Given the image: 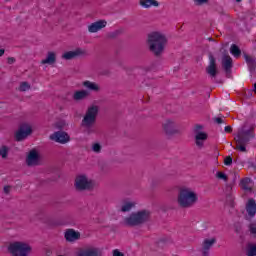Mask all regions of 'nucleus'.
I'll return each instance as SVG.
<instances>
[{
	"instance_id": "nucleus-1",
	"label": "nucleus",
	"mask_w": 256,
	"mask_h": 256,
	"mask_svg": "<svg viewBox=\"0 0 256 256\" xmlns=\"http://www.w3.org/2000/svg\"><path fill=\"white\" fill-rule=\"evenodd\" d=\"M167 38L160 32H152L148 35L149 49L156 57H159L165 51Z\"/></svg>"
},
{
	"instance_id": "nucleus-2",
	"label": "nucleus",
	"mask_w": 256,
	"mask_h": 256,
	"mask_svg": "<svg viewBox=\"0 0 256 256\" xmlns=\"http://www.w3.org/2000/svg\"><path fill=\"white\" fill-rule=\"evenodd\" d=\"M255 137V127L241 128L238 130L237 136L234 138L236 148L241 153H247V144Z\"/></svg>"
},
{
	"instance_id": "nucleus-3",
	"label": "nucleus",
	"mask_w": 256,
	"mask_h": 256,
	"mask_svg": "<svg viewBox=\"0 0 256 256\" xmlns=\"http://www.w3.org/2000/svg\"><path fill=\"white\" fill-rule=\"evenodd\" d=\"M99 115V106L92 105L86 110V113L82 119L81 126L86 129V133L91 135L95 133V123H97V116Z\"/></svg>"
},
{
	"instance_id": "nucleus-4",
	"label": "nucleus",
	"mask_w": 256,
	"mask_h": 256,
	"mask_svg": "<svg viewBox=\"0 0 256 256\" xmlns=\"http://www.w3.org/2000/svg\"><path fill=\"white\" fill-rule=\"evenodd\" d=\"M199 201V197L197 196V193H195L190 188H181L178 197H177V203L179 207L182 209H189L195 205Z\"/></svg>"
},
{
	"instance_id": "nucleus-5",
	"label": "nucleus",
	"mask_w": 256,
	"mask_h": 256,
	"mask_svg": "<svg viewBox=\"0 0 256 256\" xmlns=\"http://www.w3.org/2000/svg\"><path fill=\"white\" fill-rule=\"evenodd\" d=\"M149 219H151V212L149 210H140L124 218V225L127 227H139V225L147 223Z\"/></svg>"
},
{
	"instance_id": "nucleus-6",
	"label": "nucleus",
	"mask_w": 256,
	"mask_h": 256,
	"mask_svg": "<svg viewBox=\"0 0 256 256\" xmlns=\"http://www.w3.org/2000/svg\"><path fill=\"white\" fill-rule=\"evenodd\" d=\"M8 251L13 256H28L31 253V246L23 242H14L10 244Z\"/></svg>"
},
{
	"instance_id": "nucleus-7",
	"label": "nucleus",
	"mask_w": 256,
	"mask_h": 256,
	"mask_svg": "<svg viewBox=\"0 0 256 256\" xmlns=\"http://www.w3.org/2000/svg\"><path fill=\"white\" fill-rule=\"evenodd\" d=\"M76 191H91L95 184L85 175L77 176L75 179Z\"/></svg>"
},
{
	"instance_id": "nucleus-8",
	"label": "nucleus",
	"mask_w": 256,
	"mask_h": 256,
	"mask_svg": "<svg viewBox=\"0 0 256 256\" xmlns=\"http://www.w3.org/2000/svg\"><path fill=\"white\" fill-rule=\"evenodd\" d=\"M163 131L165 135L168 137H172V135H177L179 133V126L173 120H166L163 124Z\"/></svg>"
},
{
	"instance_id": "nucleus-9",
	"label": "nucleus",
	"mask_w": 256,
	"mask_h": 256,
	"mask_svg": "<svg viewBox=\"0 0 256 256\" xmlns=\"http://www.w3.org/2000/svg\"><path fill=\"white\" fill-rule=\"evenodd\" d=\"M31 133H33V129H31L29 124H21L15 134V139L16 141H23V139H27Z\"/></svg>"
},
{
	"instance_id": "nucleus-10",
	"label": "nucleus",
	"mask_w": 256,
	"mask_h": 256,
	"mask_svg": "<svg viewBox=\"0 0 256 256\" xmlns=\"http://www.w3.org/2000/svg\"><path fill=\"white\" fill-rule=\"evenodd\" d=\"M206 73L212 78L217 77V74L219 73V70H217V60L213 54L209 55V65L206 67Z\"/></svg>"
},
{
	"instance_id": "nucleus-11",
	"label": "nucleus",
	"mask_w": 256,
	"mask_h": 256,
	"mask_svg": "<svg viewBox=\"0 0 256 256\" xmlns=\"http://www.w3.org/2000/svg\"><path fill=\"white\" fill-rule=\"evenodd\" d=\"M50 139L51 141L65 145V143H69V134L63 131L54 132L50 135Z\"/></svg>"
},
{
	"instance_id": "nucleus-12",
	"label": "nucleus",
	"mask_w": 256,
	"mask_h": 256,
	"mask_svg": "<svg viewBox=\"0 0 256 256\" xmlns=\"http://www.w3.org/2000/svg\"><path fill=\"white\" fill-rule=\"evenodd\" d=\"M221 63L226 75H231V69H233V58H231L229 54H224Z\"/></svg>"
},
{
	"instance_id": "nucleus-13",
	"label": "nucleus",
	"mask_w": 256,
	"mask_h": 256,
	"mask_svg": "<svg viewBox=\"0 0 256 256\" xmlns=\"http://www.w3.org/2000/svg\"><path fill=\"white\" fill-rule=\"evenodd\" d=\"M26 164L28 167H35L39 165V153L36 150H32L29 152L26 158Z\"/></svg>"
},
{
	"instance_id": "nucleus-14",
	"label": "nucleus",
	"mask_w": 256,
	"mask_h": 256,
	"mask_svg": "<svg viewBox=\"0 0 256 256\" xmlns=\"http://www.w3.org/2000/svg\"><path fill=\"white\" fill-rule=\"evenodd\" d=\"M104 27H107V21L99 20L90 24L88 26V31L89 33H97V31H101V29H104Z\"/></svg>"
},
{
	"instance_id": "nucleus-15",
	"label": "nucleus",
	"mask_w": 256,
	"mask_h": 256,
	"mask_svg": "<svg viewBox=\"0 0 256 256\" xmlns=\"http://www.w3.org/2000/svg\"><path fill=\"white\" fill-rule=\"evenodd\" d=\"M217 240L215 238L205 239L202 243V256H209V250L215 245Z\"/></svg>"
},
{
	"instance_id": "nucleus-16",
	"label": "nucleus",
	"mask_w": 256,
	"mask_h": 256,
	"mask_svg": "<svg viewBox=\"0 0 256 256\" xmlns=\"http://www.w3.org/2000/svg\"><path fill=\"white\" fill-rule=\"evenodd\" d=\"M82 85L85 87V89H88V91H93L94 93H99V91H101V86L96 82L86 80L82 82Z\"/></svg>"
},
{
	"instance_id": "nucleus-17",
	"label": "nucleus",
	"mask_w": 256,
	"mask_h": 256,
	"mask_svg": "<svg viewBox=\"0 0 256 256\" xmlns=\"http://www.w3.org/2000/svg\"><path fill=\"white\" fill-rule=\"evenodd\" d=\"M79 55H83V50L81 48H77L75 51H68L62 55V59L66 61H71V59H75V57H79Z\"/></svg>"
},
{
	"instance_id": "nucleus-18",
	"label": "nucleus",
	"mask_w": 256,
	"mask_h": 256,
	"mask_svg": "<svg viewBox=\"0 0 256 256\" xmlns=\"http://www.w3.org/2000/svg\"><path fill=\"white\" fill-rule=\"evenodd\" d=\"M243 57L248 65L250 73H254L256 69V60L254 57L249 56L247 53H243Z\"/></svg>"
},
{
	"instance_id": "nucleus-19",
	"label": "nucleus",
	"mask_w": 256,
	"mask_h": 256,
	"mask_svg": "<svg viewBox=\"0 0 256 256\" xmlns=\"http://www.w3.org/2000/svg\"><path fill=\"white\" fill-rule=\"evenodd\" d=\"M246 211L249 217H255L256 214V202L255 199L251 198L246 204Z\"/></svg>"
},
{
	"instance_id": "nucleus-20",
	"label": "nucleus",
	"mask_w": 256,
	"mask_h": 256,
	"mask_svg": "<svg viewBox=\"0 0 256 256\" xmlns=\"http://www.w3.org/2000/svg\"><path fill=\"white\" fill-rule=\"evenodd\" d=\"M81 237V234L79 232H76L73 229H69L65 232V239L66 241H77Z\"/></svg>"
},
{
	"instance_id": "nucleus-21",
	"label": "nucleus",
	"mask_w": 256,
	"mask_h": 256,
	"mask_svg": "<svg viewBox=\"0 0 256 256\" xmlns=\"http://www.w3.org/2000/svg\"><path fill=\"white\" fill-rule=\"evenodd\" d=\"M207 133L205 132H197L195 135V141H196V145L197 147H203L205 141H207Z\"/></svg>"
},
{
	"instance_id": "nucleus-22",
	"label": "nucleus",
	"mask_w": 256,
	"mask_h": 256,
	"mask_svg": "<svg viewBox=\"0 0 256 256\" xmlns=\"http://www.w3.org/2000/svg\"><path fill=\"white\" fill-rule=\"evenodd\" d=\"M87 97H89V92L87 90L76 91L73 95L74 101H83V99H87Z\"/></svg>"
},
{
	"instance_id": "nucleus-23",
	"label": "nucleus",
	"mask_w": 256,
	"mask_h": 256,
	"mask_svg": "<svg viewBox=\"0 0 256 256\" xmlns=\"http://www.w3.org/2000/svg\"><path fill=\"white\" fill-rule=\"evenodd\" d=\"M141 7L149 9V7H159V2L157 0H140Z\"/></svg>"
},
{
	"instance_id": "nucleus-24",
	"label": "nucleus",
	"mask_w": 256,
	"mask_h": 256,
	"mask_svg": "<svg viewBox=\"0 0 256 256\" xmlns=\"http://www.w3.org/2000/svg\"><path fill=\"white\" fill-rule=\"evenodd\" d=\"M98 255H99V250H97V248L82 250L78 253V256H98Z\"/></svg>"
},
{
	"instance_id": "nucleus-25",
	"label": "nucleus",
	"mask_w": 256,
	"mask_h": 256,
	"mask_svg": "<svg viewBox=\"0 0 256 256\" xmlns=\"http://www.w3.org/2000/svg\"><path fill=\"white\" fill-rule=\"evenodd\" d=\"M55 61H57V58L54 54V52H48V55L46 57V59L42 60V65H53V63H55Z\"/></svg>"
},
{
	"instance_id": "nucleus-26",
	"label": "nucleus",
	"mask_w": 256,
	"mask_h": 256,
	"mask_svg": "<svg viewBox=\"0 0 256 256\" xmlns=\"http://www.w3.org/2000/svg\"><path fill=\"white\" fill-rule=\"evenodd\" d=\"M240 185L244 191H251V178L242 179Z\"/></svg>"
},
{
	"instance_id": "nucleus-27",
	"label": "nucleus",
	"mask_w": 256,
	"mask_h": 256,
	"mask_svg": "<svg viewBox=\"0 0 256 256\" xmlns=\"http://www.w3.org/2000/svg\"><path fill=\"white\" fill-rule=\"evenodd\" d=\"M230 53L236 58L241 57V49H239V46H237L236 44L231 45Z\"/></svg>"
},
{
	"instance_id": "nucleus-28",
	"label": "nucleus",
	"mask_w": 256,
	"mask_h": 256,
	"mask_svg": "<svg viewBox=\"0 0 256 256\" xmlns=\"http://www.w3.org/2000/svg\"><path fill=\"white\" fill-rule=\"evenodd\" d=\"M132 207H135V203H133V202H124L120 211L122 213H127L131 210Z\"/></svg>"
},
{
	"instance_id": "nucleus-29",
	"label": "nucleus",
	"mask_w": 256,
	"mask_h": 256,
	"mask_svg": "<svg viewBox=\"0 0 256 256\" xmlns=\"http://www.w3.org/2000/svg\"><path fill=\"white\" fill-rule=\"evenodd\" d=\"M247 255L248 256H256V246H255V244H249L248 245Z\"/></svg>"
},
{
	"instance_id": "nucleus-30",
	"label": "nucleus",
	"mask_w": 256,
	"mask_h": 256,
	"mask_svg": "<svg viewBox=\"0 0 256 256\" xmlns=\"http://www.w3.org/2000/svg\"><path fill=\"white\" fill-rule=\"evenodd\" d=\"M8 153H9V148H7V146H2L0 148V155H1L2 159H7Z\"/></svg>"
},
{
	"instance_id": "nucleus-31",
	"label": "nucleus",
	"mask_w": 256,
	"mask_h": 256,
	"mask_svg": "<svg viewBox=\"0 0 256 256\" xmlns=\"http://www.w3.org/2000/svg\"><path fill=\"white\" fill-rule=\"evenodd\" d=\"M31 89V85L29 82H22L19 87V91H29Z\"/></svg>"
},
{
	"instance_id": "nucleus-32",
	"label": "nucleus",
	"mask_w": 256,
	"mask_h": 256,
	"mask_svg": "<svg viewBox=\"0 0 256 256\" xmlns=\"http://www.w3.org/2000/svg\"><path fill=\"white\" fill-rule=\"evenodd\" d=\"M231 191H233V186L227 185L226 186V195H227V199L229 201H233V196L231 195Z\"/></svg>"
},
{
	"instance_id": "nucleus-33",
	"label": "nucleus",
	"mask_w": 256,
	"mask_h": 256,
	"mask_svg": "<svg viewBox=\"0 0 256 256\" xmlns=\"http://www.w3.org/2000/svg\"><path fill=\"white\" fill-rule=\"evenodd\" d=\"M216 177L217 179H221L222 181H225V182L229 181V177L227 176V174L223 172H217Z\"/></svg>"
},
{
	"instance_id": "nucleus-34",
	"label": "nucleus",
	"mask_w": 256,
	"mask_h": 256,
	"mask_svg": "<svg viewBox=\"0 0 256 256\" xmlns=\"http://www.w3.org/2000/svg\"><path fill=\"white\" fill-rule=\"evenodd\" d=\"M92 151H94V153H101V144L94 143L92 145Z\"/></svg>"
},
{
	"instance_id": "nucleus-35",
	"label": "nucleus",
	"mask_w": 256,
	"mask_h": 256,
	"mask_svg": "<svg viewBox=\"0 0 256 256\" xmlns=\"http://www.w3.org/2000/svg\"><path fill=\"white\" fill-rule=\"evenodd\" d=\"M249 231L251 233V235H253V237H255L256 239V224L252 223L249 225Z\"/></svg>"
},
{
	"instance_id": "nucleus-36",
	"label": "nucleus",
	"mask_w": 256,
	"mask_h": 256,
	"mask_svg": "<svg viewBox=\"0 0 256 256\" xmlns=\"http://www.w3.org/2000/svg\"><path fill=\"white\" fill-rule=\"evenodd\" d=\"M224 164L229 166L233 164V158L231 156H228L224 159Z\"/></svg>"
},
{
	"instance_id": "nucleus-37",
	"label": "nucleus",
	"mask_w": 256,
	"mask_h": 256,
	"mask_svg": "<svg viewBox=\"0 0 256 256\" xmlns=\"http://www.w3.org/2000/svg\"><path fill=\"white\" fill-rule=\"evenodd\" d=\"M214 123H217L218 125H221V123H225V120L221 117L214 118Z\"/></svg>"
},
{
	"instance_id": "nucleus-38",
	"label": "nucleus",
	"mask_w": 256,
	"mask_h": 256,
	"mask_svg": "<svg viewBox=\"0 0 256 256\" xmlns=\"http://www.w3.org/2000/svg\"><path fill=\"white\" fill-rule=\"evenodd\" d=\"M196 5H205V3H209V0H195Z\"/></svg>"
},
{
	"instance_id": "nucleus-39",
	"label": "nucleus",
	"mask_w": 256,
	"mask_h": 256,
	"mask_svg": "<svg viewBox=\"0 0 256 256\" xmlns=\"http://www.w3.org/2000/svg\"><path fill=\"white\" fill-rule=\"evenodd\" d=\"M113 256H125L121 251L115 249L113 250Z\"/></svg>"
},
{
	"instance_id": "nucleus-40",
	"label": "nucleus",
	"mask_w": 256,
	"mask_h": 256,
	"mask_svg": "<svg viewBox=\"0 0 256 256\" xmlns=\"http://www.w3.org/2000/svg\"><path fill=\"white\" fill-rule=\"evenodd\" d=\"M16 59L14 57H8L7 58V63L8 65H13L15 63Z\"/></svg>"
},
{
	"instance_id": "nucleus-41",
	"label": "nucleus",
	"mask_w": 256,
	"mask_h": 256,
	"mask_svg": "<svg viewBox=\"0 0 256 256\" xmlns=\"http://www.w3.org/2000/svg\"><path fill=\"white\" fill-rule=\"evenodd\" d=\"M119 35V32H112L108 35V37H110V39H115V37H117Z\"/></svg>"
},
{
	"instance_id": "nucleus-42",
	"label": "nucleus",
	"mask_w": 256,
	"mask_h": 256,
	"mask_svg": "<svg viewBox=\"0 0 256 256\" xmlns=\"http://www.w3.org/2000/svg\"><path fill=\"white\" fill-rule=\"evenodd\" d=\"M224 131H225L226 133H233V128H232L231 126H226V127L224 128Z\"/></svg>"
},
{
	"instance_id": "nucleus-43",
	"label": "nucleus",
	"mask_w": 256,
	"mask_h": 256,
	"mask_svg": "<svg viewBox=\"0 0 256 256\" xmlns=\"http://www.w3.org/2000/svg\"><path fill=\"white\" fill-rule=\"evenodd\" d=\"M201 129H203V126H201V125H196V127H195V133L197 134V133H201Z\"/></svg>"
},
{
	"instance_id": "nucleus-44",
	"label": "nucleus",
	"mask_w": 256,
	"mask_h": 256,
	"mask_svg": "<svg viewBox=\"0 0 256 256\" xmlns=\"http://www.w3.org/2000/svg\"><path fill=\"white\" fill-rule=\"evenodd\" d=\"M11 191V186H5L4 187V193L9 194Z\"/></svg>"
},
{
	"instance_id": "nucleus-45",
	"label": "nucleus",
	"mask_w": 256,
	"mask_h": 256,
	"mask_svg": "<svg viewBox=\"0 0 256 256\" xmlns=\"http://www.w3.org/2000/svg\"><path fill=\"white\" fill-rule=\"evenodd\" d=\"M5 55V49H0V57H3Z\"/></svg>"
},
{
	"instance_id": "nucleus-46",
	"label": "nucleus",
	"mask_w": 256,
	"mask_h": 256,
	"mask_svg": "<svg viewBox=\"0 0 256 256\" xmlns=\"http://www.w3.org/2000/svg\"><path fill=\"white\" fill-rule=\"evenodd\" d=\"M237 3H241V0H236Z\"/></svg>"
}]
</instances>
